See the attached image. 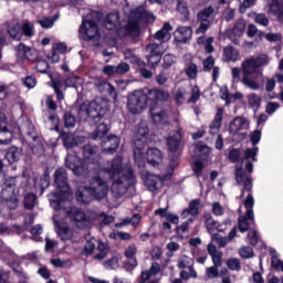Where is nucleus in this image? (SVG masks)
I'll list each match as a JSON object with an SVG mask.
<instances>
[{"label": "nucleus", "mask_w": 283, "mask_h": 283, "mask_svg": "<svg viewBox=\"0 0 283 283\" xmlns=\"http://www.w3.org/2000/svg\"><path fill=\"white\" fill-rule=\"evenodd\" d=\"M106 178L113 180L111 191L114 198H123L127 193V189L136 184V177L130 166L125 168L123 157L117 156L113 160L107 161L103 166Z\"/></svg>", "instance_id": "obj_1"}, {"label": "nucleus", "mask_w": 283, "mask_h": 283, "mask_svg": "<svg viewBox=\"0 0 283 283\" xmlns=\"http://www.w3.org/2000/svg\"><path fill=\"white\" fill-rule=\"evenodd\" d=\"M156 17L154 13L145 10V7H138L133 10L129 14L127 25H120V15L118 13H109L106 17L105 28L106 30H116L119 36H138L140 34V29L138 25L140 23H149V21H155Z\"/></svg>", "instance_id": "obj_2"}, {"label": "nucleus", "mask_w": 283, "mask_h": 283, "mask_svg": "<svg viewBox=\"0 0 283 283\" xmlns=\"http://www.w3.org/2000/svg\"><path fill=\"white\" fill-rule=\"evenodd\" d=\"M104 178H107V175L103 171V167H101L97 171V176L91 180L90 186L77 190V201L87 205V202L92 201V198L96 200L105 198L109 191V186Z\"/></svg>", "instance_id": "obj_3"}, {"label": "nucleus", "mask_w": 283, "mask_h": 283, "mask_svg": "<svg viewBox=\"0 0 283 283\" xmlns=\"http://www.w3.org/2000/svg\"><path fill=\"white\" fill-rule=\"evenodd\" d=\"M96 151H98L96 146L86 145L83 147V160L78 155L69 154L65 158V165L75 176H87L93 169L90 165L96 164Z\"/></svg>", "instance_id": "obj_4"}, {"label": "nucleus", "mask_w": 283, "mask_h": 283, "mask_svg": "<svg viewBox=\"0 0 283 283\" xmlns=\"http://www.w3.org/2000/svg\"><path fill=\"white\" fill-rule=\"evenodd\" d=\"M171 30L174 27L169 22H166L161 30L155 33L156 41H160V43H150L146 46L147 61L150 67H156L158 63H160L163 54H165V46L163 43H167V41L171 40Z\"/></svg>", "instance_id": "obj_5"}, {"label": "nucleus", "mask_w": 283, "mask_h": 283, "mask_svg": "<svg viewBox=\"0 0 283 283\" xmlns=\"http://www.w3.org/2000/svg\"><path fill=\"white\" fill-rule=\"evenodd\" d=\"M54 182L57 187L59 192H52L49 195V200L52 209H61L63 201L72 200V189L67 184V172L64 168H59L54 174Z\"/></svg>", "instance_id": "obj_6"}, {"label": "nucleus", "mask_w": 283, "mask_h": 283, "mask_svg": "<svg viewBox=\"0 0 283 283\" xmlns=\"http://www.w3.org/2000/svg\"><path fill=\"white\" fill-rule=\"evenodd\" d=\"M241 83L244 87L252 90V92H258L260 90V78L262 77V72L258 70L255 60L253 57L247 59L241 65Z\"/></svg>", "instance_id": "obj_7"}, {"label": "nucleus", "mask_w": 283, "mask_h": 283, "mask_svg": "<svg viewBox=\"0 0 283 283\" xmlns=\"http://www.w3.org/2000/svg\"><path fill=\"white\" fill-rule=\"evenodd\" d=\"M148 134L149 126H147V122H140L135 128L134 137V158L138 167H145V156L143 151L145 150Z\"/></svg>", "instance_id": "obj_8"}, {"label": "nucleus", "mask_w": 283, "mask_h": 283, "mask_svg": "<svg viewBox=\"0 0 283 283\" xmlns=\"http://www.w3.org/2000/svg\"><path fill=\"white\" fill-rule=\"evenodd\" d=\"M255 201L253 200V195L249 193L244 207L247 209L244 216H240L238 219V229L241 233H247L251 224H255V216L253 214V206Z\"/></svg>", "instance_id": "obj_9"}, {"label": "nucleus", "mask_w": 283, "mask_h": 283, "mask_svg": "<svg viewBox=\"0 0 283 283\" xmlns=\"http://www.w3.org/2000/svg\"><path fill=\"white\" fill-rule=\"evenodd\" d=\"M127 108L130 114H143L147 109V93L145 91H134L128 96Z\"/></svg>", "instance_id": "obj_10"}, {"label": "nucleus", "mask_w": 283, "mask_h": 283, "mask_svg": "<svg viewBox=\"0 0 283 283\" xmlns=\"http://www.w3.org/2000/svg\"><path fill=\"white\" fill-rule=\"evenodd\" d=\"M176 167H178V159H174L171 161L168 168V172L163 177L148 174L145 179V185L149 189V191H156L157 189H160L163 187V182L171 178V176L174 175V169H176Z\"/></svg>", "instance_id": "obj_11"}, {"label": "nucleus", "mask_w": 283, "mask_h": 283, "mask_svg": "<svg viewBox=\"0 0 283 283\" xmlns=\"http://www.w3.org/2000/svg\"><path fill=\"white\" fill-rule=\"evenodd\" d=\"M17 177H8L4 179L3 188L1 191L2 200L6 202H12V206L9 205L10 209H14L19 205V200H17Z\"/></svg>", "instance_id": "obj_12"}, {"label": "nucleus", "mask_w": 283, "mask_h": 283, "mask_svg": "<svg viewBox=\"0 0 283 283\" xmlns=\"http://www.w3.org/2000/svg\"><path fill=\"white\" fill-rule=\"evenodd\" d=\"M81 120H87L91 118L92 120H97L99 116H103L104 111L103 106L98 105L97 101H93L90 104H82L77 112Z\"/></svg>", "instance_id": "obj_13"}, {"label": "nucleus", "mask_w": 283, "mask_h": 283, "mask_svg": "<svg viewBox=\"0 0 283 283\" xmlns=\"http://www.w3.org/2000/svg\"><path fill=\"white\" fill-rule=\"evenodd\" d=\"M213 7H208L197 14V23H199V27L196 30V34H205L207 30L211 28V23H213Z\"/></svg>", "instance_id": "obj_14"}, {"label": "nucleus", "mask_w": 283, "mask_h": 283, "mask_svg": "<svg viewBox=\"0 0 283 283\" xmlns=\"http://www.w3.org/2000/svg\"><path fill=\"white\" fill-rule=\"evenodd\" d=\"M72 199L64 200L62 202L61 208L55 209V211H64L71 220H74V222L78 223L82 222L85 224L87 222V216L82 210H78L76 207H72V203L70 202Z\"/></svg>", "instance_id": "obj_15"}, {"label": "nucleus", "mask_w": 283, "mask_h": 283, "mask_svg": "<svg viewBox=\"0 0 283 283\" xmlns=\"http://www.w3.org/2000/svg\"><path fill=\"white\" fill-rule=\"evenodd\" d=\"M80 36L84 41H92L94 39L98 41V25H96L92 20H84L80 27Z\"/></svg>", "instance_id": "obj_16"}, {"label": "nucleus", "mask_w": 283, "mask_h": 283, "mask_svg": "<svg viewBox=\"0 0 283 283\" xmlns=\"http://www.w3.org/2000/svg\"><path fill=\"white\" fill-rule=\"evenodd\" d=\"M251 143L253 145V148H247L243 153V157H242V163H244V160H250V158L253 160V163L258 161V153L260 151V148H258V143H260V139L262 138V132L260 130H254L251 135Z\"/></svg>", "instance_id": "obj_17"}, {"label": "nucleus", "mask_w": 283, "mask_h": 283, "mask_svg": "<svg viewBox=\"0 0 283 283\" xmlns=\"http://www.w3.org/2000/svg\"><path fill=\"white\" fill-rule=\"evenodd\" d=\"M150 118L155 125H169V113L160 106L150 108Z\"/></svg>", "instance_id": "obj_18"}, {"label": "nucleus", "mask_w": 283, "mask_h": 283, "mask_svg": "<svg viewBox=\"0 0 283 283\" xmlns=\"http://www.w3.org/2000/svg\"><path fill=\"white\" fill-rule=\"evenodd\" d=\"M143 156L145 158V165L148 163V165H151L153 167H158L163 165V151L158 148H149L146 151V157H145V147L143 150Z\"/></svg>", "instance_id": "obj_19"}, {"label": "nucleus", "mask_w": 283, "mask_h": 283, "mask_svg": "<svg viewBox=\"0 0 283 283\" xmlns=\"http://www.w3.org/2000/svg\"><path fill=\"white\" fill-rule=\"evenodd\" d=\"M120 145V138L116 135H111L102 143V153L103 154H115Z\"/></svg>", "instance_id": "obj_20"}, {"label": "nucleus", "mask_w": 283, "mask_h": 283, "mask_svg": "<svg viewBox=\"0 0 283 283\" xmlns=\"http://www.w3.org/2000/svg\"><path fill=\"white\" fill-rule=\"evenodd\" d=\"M235 178L238 185H243V189L245 191H251L253 189V182L251 181V176L247 175L244 170H242V166L237 167Z\"/></svg>", "instance_id": "obj_21"}, {"label": "nucleus", "mask_w": 283, "mask_h": 283, "mask_svg": "<svg viewBox=\"0 0 283 283\" xmlns=\"http://www.w3.org/2000/svg\"><path fill=\"white\" fill-rule=\"evenodd\" d=\"M244 129H249V119L238 116L232 122H230L229 133L232 135L238 134V132H242Z\"/></svg>", "instance_id": "obj_22"}, {"label": "nucleus", "mask_w": 283, "mask_h": 283, "mask_svg": "<svg viewBox=\"0 0 283 283\" xmlns=\"http://www.w3.org/2000/svg\"><path fill=\"white\" fill-rule=\"evenodd\" d=\"M138 253V248L136 244H130L125 250V258H127L126 266L129 269H136L138 266V260L136 259V254Z\"/></svg>", "instance_id": "obj_23"}, {"label": "nucleus", "mask_w": 283, "mask_h": 283, "mask_svg": "<svg viewBox=\"0 0 283 283\" xmlns=\"http://www.w3.org/2000/svg\"><path fill=\"white\" fill-rule=\"evenodd\" d=\"M199 211H200V199H195L190 201L189 207L181 212V218L182 220H187V218H189L190 216H192V218H196L200 213Z\"/></svg>", "instance_id": "obj_24"}, {"label": "nucleus", "mask_w": 283, "mask_h": 283, "mask_svg": "<svg viewBox=\"0 0 283 283\" xmlns=\"http://www.w3.org/2000/svg\"><path fill=\"white\" fill-rule=\"evenodd\" d=\"M184 72L190 81H196V78H198L200 67H198V64L190 59L189 61L185 62Z\"/></svg>", "instance_id": "obj_25"}, {"label": "nucleus", "mask_w": 283, "mask_h": 283, "mask_svg": "<svg viewBox=\"0 0 283 283\" xmlns=\"http://www.w3.org/2000/svg\"><path fill=\"white\" fill-rule=\"evenodd\" d=\"M193 259L189 258L187 255H182L181 259L178 261V269H187L190 271V276L192 279L198 277V272H196V269H193Z\"/></svg>", "instance_id": "obj_26"}, {"label": "nucleus", "mask_w": 283, "mask_h": 283, "mask_svg": "<svg viewBox=\"0 0 283 283\" xmlns=\"http://www.w3.org/2000/svg\"><path fill=\"white\" fill-rule=\"evenodd\" d=\"M53 222L56 227L57 235L65 242V240L72 239V231L66 226H61L59 220L56 219V216L53 217Z\"/></svg>", "instance_id": "obj_27"}, {"label": "nucleus", "mask_w": 283, "mask_h": 283, "mask_svg": "<svg viewBox=\"0 0 283 283\" xmlns=\"http://www.w3.org/2000/svg\"><path fill=\"white\" fill-rule=\"evenodd\" d=\"M193 31L190 27H180L175 31V36L180 43H187L191 39Z\"/></svg>", "instance_id": "obj_28"}, {"label": "nucleus", "mask_w": 283, "mask_h": 283, "mask_svg": "<svg viewBox=\"0 0 283 283\" xmlns=\"http://www.w3.org/2000/svg\"><path fill=\"white\" fill-rule=\"evenodd\" d=\"M180 138L181 136L179 132H174L169 135L167 139V145L169 151H171L172 154H175V151H178V148L180 147Z\"/></svg>", "instance_id": "obj_29"}, {"label": "nucleus", "mask_w": 283, "mask_h": 283, "mask_svg": "<svg viewBox=\"0 0 283 283\" xmlns=\"http://www.w3.org/2000/svg\"><path fill=\"white\" fill-rule=\"evenodd\" d=\"M269 14L283 19V0H273L269 7Z\"/></svg>", "instance_id": "obj_30"}, {"label": "nucleus", "mask_w": 283, "mask_h": 283, "mask_svg": "<svg viewBox=\"0 0 283 283\" xmlns=\"http://www.w3.org/2000/svg\"><path fill=\"white\" fill-rule=\"evenodd\" d=\"M107 132H109V126L105 123H101L96 130L91 134V138L93 140H101V138H104L107 135Z\"/></svg>", "instance_id": "obj_31"}, {"label": "nucleus", "mask_w": 283, "mask_h": 283, "mask_svg": "<svg viewBox=\"0 0 283 283\" xmlns=\"http://www.w3.org/2000/svg\"><path fill=\"white\" fill-rule=\"evenodd\" d=\"M9 36L14 41H21V36H23V32L21 31V24L13 23L8 29Z\"/></svg>", "instance_id": "obj_32"}, {"label": "nucleus", "mask_w": 283, "mask_h": 283, "mask_svg": "<svg viewBox=\"0 0 283 283\" xmlns=\"http://www.w3.org/2000/svg\"><path fill=\"white\" fill-rule=\"evenodd\" d=\"M223 59L224 61H238L240 59V54L238 53V50H235L233 46H227L223 50Z\"/></svg>", "instance_id": "obj_33"}, {"label": "nucleus", "mask_w": 283, "mask_h": 283, "mask_svg": "<svg viewBox=\"0 0 283 283\" xmlns=\"http://www.w3.org/2000/svg\"><path fill=\"white\" fill-rule=\"evenodd\" d=\"M21 156V149H19L18 147L12 146L11 148H9L6 158L8 160V163H10V165L17 163V160H19V157Z\"/></svg>", "instance_id": "obj_34"}, {"label": "nucleus", "mask_w": 283, "mask_h": 283, "mask_svg": "<svg viewBox=\"0 0 283 283\" xmlns=\"http://www.w3.org/2000/svg\"><path fill=\"white\" fill-rule=\"evenodd\" d=\"M189 96V91H187V88L185 87H179L176 93H175V101L177 103V105H184L187 99V97Z\"/></svg>", "instance_id": "obj_35"}, {"label": "nucleus", "mask_w": 283, "mask_h": 283, "mask_svg": "<svg viewBox=\"0 0 283 283\" xmlns=\"http://www.w3.org/2000/svg\"><path fill=\"white\" fill-rule=\"evenodd\" d=\"M160 273V264L154 262L149 269V271H145L142 273V280L145 282L151 277V275H158Z\"/></svg>", "instance_id": "obj_36"}, {"label": "nucleus", "mask_w": 283, "mask_h": 283, "mask_svg": "<svg viewBox=\"0 0 283 283\" xmlns=\"http://www.w3.org/2000/svg\"><path fill=\"white\" fill-rule=\"evenodd\" d=\"M140 213H135L130 219L126 218L123 222L116 223L115 227L120 228L125 227V224H132L133 227H138L140 223Z\"/></svg>", "instance_id": "obj_37"}, {"label": "nucleus", "mask_w": 283, "mask_h": 283, "mask_svg": "<svg viewBox=\"0 0 283 283\" xmlns=\"http://www.w3.org/2000/svg\"><path fill=\"white\" fill-rule=\"evenodd\" d=\"M83 140V137H72V136H66L63 138V143L66 147V149H74V147H78V143Z\"/></svg>", "instance_id": "obj_38"}, {"label": "nucleus", "mask_w": 283, "mask_h": 283, "mask_svg": "<svg viewBox=\"0 0 283 283\" xmlns=\"http://www.w3.org/2000/svg\"><path fill=\"white\" fill-rule=\"evenodd\" d=\"M12 136V132L8 130V128H0V145H10Z\"/></svg>", "instance_id": "obj_39"}, {"label": "nucleus", "mask_w": 283, "mask_h": 283, "mask_svg": "<svg viewBox=\"0 0 283 283\" xmlns=\"http://www.w3.org/2000/svg\"><path fill=\"white\" fill-rule=\"evenodd\" d=\"M64 85L65 87H74L76 90L80 85H83V80L76 75H71L65 80Z\"/></svg>", "instance_id": "obj_40"}, {"label": "nucleus", "mask_w": 283, "mask_h": 283, "mask_svg": "<svg viewBox=\"0 0 283 283\" xmlns=\"http://www.w3.org/2000/svg\"><path fill=\"white\" fill-rule=\"evenodd\" d=\"M21 32L24 34V36L32 38L34 36V24L30 21H24L21 27Z\"/></svg>", "instance_id": "obj_41"}, {"label": "nucleus", "mask_w": 283, "mask_h": 283, "mask_svg": "<svg viewBox=\"0 0 283 283\" xmlns=\"http://www.w3.org/2000/svg\"><path fill=\"white\" fill-rule=\"evenodd\" d=\"M177 10L184 17L185 21H189V8L185 0H177Z\"/></svg>", "instance_id": "obj_42"}, {"label": "nucleus", "mask_w": 283, "mask_h": 283, "mask_svg": "<svg viewBox=\"0 0 283 283\" xmlns=\"http://www.w3.org/2000/svg\"><path fill=\"white\" fill-rule=\"evenodd\" d=\"M244 30H247V21L238 20L232 29V34H234V36H242V34H244Z\"/></svg>", "instance_id": "obj_43"}, {"label": "nucleus", "mask_w": 283, "mask_h": 283, "mask_svg": "<svg viewBox=\"0 0 283 283\" xmlns=\"http://www.w3.org/2000/svg\"><path fill=\"white\" fill-rule=\"evenodd\" d=\"M248 103L252 109H260V103H262V98L255 93H251L248 95Z\"/></svg>", "instance_id": "obj_44"}, {"label": "nucleus", "mask_w": 283, "mask_h": 283, "mask_svg": "<svg viewBox=\"0 0 283 283\" xmlns=\"http://www.w3.org/2000/svg\"><path fill=\"white\" fill-rule=\"evenodd\" d=\"M195 151L197 158H201V160H205L209 156V148L206 145H196Z\"/></svg>", "instance_id": "obj_45"}, {"label": "nucleus", "mask_w": 283, "mask_h": 283, "mask_svg": "<svg viewBox=\"0 0 283 283\" xmlns=\"http://www.w3.org/2000/svg\"><path fill=\"white\" fill-rule=\"evenodd\" d=\"M224 114V111L222 108H218L217 114L214 116V120L211 124L212 129H220L222 125V116Z\"/></svg>", "instance_id": "obj_46"}, {"label": "nucleus", "mask_w": 283, "mask_h": 283, "mask_svg": "<svg viewBox=\"0 0 283 283\" xmlns=\"http://www.w3.org/2000/svg\"><path fill=\"white\" fill-rule=\"evenodd\" d=\"M64 126L66 129H73L76 126V117L71 113L64 114Z\"/></svg>", "instance_id": "obj_47"}, {"label": "nucleus", "mask_w": 283, "mask_h": 283, "mask_svg": "<svg viewBox=\"0 0 283 283\" xmlns=\"http://www.w3.org/2000/svg\"><path fill=\"white\" fill-rule=\"evenodd\" d=\"M35 205H36V196L34 193H28L24 197L25 209H34Z\"/></svg>", "instance_id": "obj_48"}, {"label": "nucleus", "mask_w": 283, "mask_h": 283, "mask_svg": "<svg viewBox=\"0 0 283 283\" xmlns=\"http://www.w3.org/2000/svg\"><path fill=\"white\" fill-rule=\"evenodd\" d=\"M253 61L256 65V67H263L264 65H269L271 63V60L269 59V55L261 54L256 57H253Z\"/></svg>", "instance_id": "obj_49"}, {"label": "nucleus", "mask_w": 283, "mask_h": 283, "mask_svg": "<svg viewBox=\"0 0 283 283\" xmlns=\"http://www.w3.org/2000/svg\"><path fill=\"white\" fill-rule=\"evenodd\" d=\"M219 268L216 265H212L210 268L206 269V277L208 280H216V277H220V271Z\"/></svg>", "instance_id": "obj_50"}, {"label": "nucleus", "mask_w": 283, "mask_h": 283, "mask_svg": "<svg viewBox=\"0 0 283 283\" xmlns=\"http://www.w3.org/2000/svg\"><path fill=\"white\" fill-rule=\"evenodd\" d=\"M200 87L192 86L191 88V96L188 98L187 103L195 105L197 101H200Z\"/></svg>", "instance_id": "obj_51"}, {"label": "nucleus", "mask_w": 283, "mask_h": 283, "mask_svg": "<svg viewBox=\"0 0 283 283\" xmlns=\"http://www.w3.org/2000/svg\"><path fill=\"white\" fill-rule=\"evenodd\" d=\"M206 228L208 229L209 233H211L217 227L218 222L213 220V217L211 214H206Z\"/></svg>", "instance_id": "obj_52"}, {"label": "nucleus", "mask_w": 283, "mask_h": 283, "mask_svg": "<svg viewBox=\"0 0 283 283\" xmlns=\"http://www.w3.org/2000/svg\"><path fill=\"white\" fill-rule=\"evenodd\" d=\"M49 69H50V64H48V61H45V60H40L35 64V70L40 74H46Z\"/></svg>", "instance_id": "obj_53"}, {"label": "nucleus", "mask_w": 283, "mask_h": 283, "mask_svg": "<svg viewBox=\"0 0 283 283\" xmlns=\"http://www.w3.org/2000/svg\"><path fill=\"white\" fill-rule=\"evenodd\" d=\"M203 72H211L216 66V59L213 56H208L206 60H203Z\"/></svg>", "instance_id": "obj_54"}, {"label": "nucleus", "mask_w": 283, "mask_h": 283, "mask_svg": "<svg viewBox=\"0 0 283 283\" xmlns=\"http://www.w3.org/2000/svg\"><path fill=\"white\" fill-rule=\"evenodd\" d=\"M38 23L41 25V28H44L45 30H50V28H54V20H52V18L44 17L38 20Z\"/></svg>", "instance_id": "obj_55"}, {"label": "nucleus", "mask_w": 283, "mask_h": 283, "mask_svg": "<svg viewBox=\"0 0 283 283\" xmlns=\"http://www.w3.org/2000/svg\"><path fill=\"white\" fill-rule=\"evenodd\" d=\"M124 59L126 61H129V63H140V60H138V56L134 54V52L129 49H126L124 51Z\"/></svg>", "instance_id": "obj_56"}, {"label": "nucleus", "mask_w": 283, "mask_h": 283, "mask_svg": "<svg viewBox=\"0 0 283 283\" xmlns=\"http://www.w3.org/2000/svg\"><path fill=\"white\" fill-rule=\"evenodd\" d=\"M29 50V46H25V44H19L17 48V57L19 61H25V54Z\"/></svg>", "instance_id": "obj_57"}, {"label": "nucleus", "mask_w": 283, "mask_h": 283, "mask_svg": "<svg viewBox=\"0 0 283 283\" xmlns=\"http://www.w3.org/2000/svg\"><path fill=\"white\" fill-rule=\"evenodd\" d=\"M22 83L25 87H28V90H32L34 87H36V77L30 75L27 76L22 80Z\"/></svg>", "instance_id": "obj_58"}, {"label": "nucleus", "mask_w": 283, "mask_h": 283, "mask_svg": "<svg viewBox=\"0 0 283 283\" xmlns=\"http://www.w3.org/2000/svg\"><path fill=\"white\" fill-rule=\"evenodd\" d=\"M40 187L42 191H45L50 187V172L45 171L40 179Z\"/></svg>", "instance_id": "obj_59"}, {"label": "nucleus", "mask_w": 283, "mask_h": 283, "mask_svg": "<svg viewBox=\"0 0 283 283\" xmlns=\"http://www.w3.org/2000/svg\"><path fill=\"white\" fill-rule=\"evenodd\" d=\"M211 211H212L213 216H224V208L218 201H214L212 203Z\"/></svg>", "instance_id": "obj_60"}, {"label": "nucleus", "mask_w": 283, "mask_h": 283, "mask_svg": "<svg viewBox=\"0 0 283 283\" xmlns=\"http://www.w3.org/2000/svg\"><path fill=\"white\" fill-rule=\"evenodd\" d=\"M227 266L230 269V271H240V260L230 259L227 261Z\"/></svg>", "instance_id": "obj_61"}, {"label": "nucleus", "mask_w": 283, "mask_h": 283, "mask_svg": "<svg viewBox=\"0 0 283 283\" xmlns=\"http://www.w3.org/2000/svg\"><path fill=\"white\" fill-rule=\"evenodd\" d=\"M228 158L229 160H231V163H238V160H240V149H237V148L230 149L228 154Z\"/></svg>", "instance_id": "obj_62"}, {"label": "nucleus", "mask_w": 283, "mask_h": 283, "mask_svg": "<svg viewBox=\"0 0 283 283\" xmlns=\"http://www.w3.org/2000/svg\"><path fill=\"white\" fill-rule=\"evenodd\" d=\"M239 253L241 258H244L245 260H248L253 255V249H251V247H243L239 250Z\"/></svg>", "instance_id": "obj_63"}, {"label": "nucleus", "mask_w": 283, "mask_h": 283, "mask_svg": "<svg viewBox=\"0 0 283 283\" xmlns=\"http://www.w3.org/2000/svg\"><path fill=\"white\" fill-rule=\"evenodd\" d=\"M272 266L276 271H283V261L280 260L276 255H272Z\"/></svg>", "instance_id": "obj_64"}]
</instances>
